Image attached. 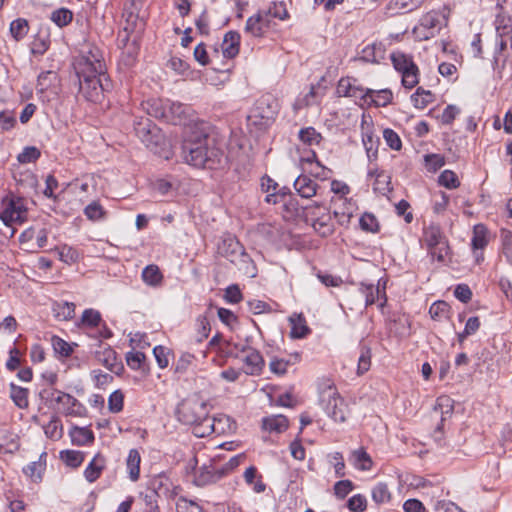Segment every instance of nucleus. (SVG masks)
I'll return each mask as SVG.
<instances>
[{"instance_id":"1","label":"nucleus","mask_w":512,"mask_h":512,"mask_svg":"<svg viewBox=\"0 0 512 512\" xmlns=\"http://www.w3.org/2000/svg\"><path fill=\"white\" fill-rule=\"evenodd\" d=\"M149 116L172 125L189 126V132L181 144L183 160H215L220 150L215 147L214 127L196 118V112L188 105L170 99L153 98L143 103Z\"/></svg>"},{"instance_id":"2","label":"nucleus","mask_w":512,"mask_h":512,"mask_svg":"<svg viewBox=\"0 0 512 512\" xmlns=\"http://www.w3.org/2000/svg\"><path fill=\"white\" fill-rule=\"evenodd\" d=\"M178 417L186 425L193 426V434L203 438L211 433L220 434L215 424L217 420L209 416L208 406L200 400H186L178 407Z\"/></svg>"},{"instance_id":"3","label":"nucleus","mask_w":512,"mask_h":512,"mask_svg":"<svg viewBox=\"0 0 512 512\" xmlns=\"http://www.w3.org/2000/svg\"><path fill=\"white\" fill-rule=\"evenodd\" d=\"M78 79V93L88 102L99 103L104 99L105 92L112 89L107 71L102 73H75Z\"/></svg>"},{"instance_id":"4","label":"nucleus","mask_w":512,"mask_h":512,"mask_svg":"<svg viewBox=\"0 0 512 512\" xmlns=\"http://www.w3.org/2000/svg\"><path fill=\"white\" fill-rule=\"evenodd\" d=\"M320 402L324 406L329 416L335 422H344L346 420V404L339 395L334 383L325 380L319 387Z\"/></svg>"},{"instance_id":"5","label":"nucleus","mask_w":512,"mask_h":512,"mask_svg":"<svg viewBox=\"0 0 512 512\" xmlns=\"http://www.w3.org/2000/svg\"><path fill=\"white\" fill-rule=\"evenodd\" d=\"M133 125L137 138L151 151L156 152L165 146L164 133L151 119L136 117Z\"/></svg>"},{"instance_id":"6","label":"nucleus","mask_w":512,"mask_h":512,"mask_svg":"<svg viewBox=\"0 0 512 512\" xmlns=\"http://www.w3.org/2000/svg\"><path fill=\"white\" fill-rule=\"evenodd\" d=\"M1 204L0 219L6 226L21 225L27 221L28 208L26 199L14 194H8L2 199Z\"/></svg>"},{"instance_id":"7","label":"nucleus","mask_w":512,"mask_h":512,"mask_svg":"<svg viewBox=\"0 0 512 512\" xmlns=\"http://www.w3.org/2000/svg\"><path fill=\"white\" fill-rule=\"evenodd\" d=\"M73 68L75 73H102L107 70L102 51L91 44L74 58Z\"/></svg>"},{"instance_id":"8","label":"nucleus","mask_w":512,"mask_h":512,"mask_svg":"<svg viewBox=\"0 0 512 512\" xmlns=\"http://www.w3.org/2000/svg\"><path fill=\"white\" fill-rule=\"evenodd\" d=\"M278 112V101L272 95L266 94L255 102L248 119L255 125L267 127L274 122Z\"/></svg>"},{"instance_id":"9","label":"nucleus","mask_w":512,"mask_h":512,"mask_svg":"<svg viewBox=\"0 0 512 512\" xmlns=\"http://www.w3.org/2000/svg\"><path fill=\"white\" fill-rule=\"evenodd\" d=\"M218 249L219 253L234 264L239 271L249 273L252 259L236 238L228 237L224 239Z\"/></svg>"},{"instance_id":"10","label":"nucleus","mask_w":512,"mask_h":512,"mask_svg":"<svg viewBox=\"0 0 512 512\" xmlns=\"http://www.w3.org/2000/svg\"><path fill=\"white\" fill-rule=\"evenodd\" d=\"M394 69L402 76V85L407 89L414 88L419 83V68L413 57L403 52H393L390 56Z\"/></svg>"},{"instance_id":"11","label":"nucleus","mask_w":512,"mask_h":512,"mask_svg":"<svg viewBox=\"0 0 512 512\" xmlns=\"http://www.w3.org/2000/svg\"><path fill=\"white\" fill-rule=\"evenodd\" d=\"M40 396L57 411L65 415H78L76 406L78 401L75 397L68 393L56 389H44L40 392Z\"/></svg>"},{"instance_id":"12","label":"nucleus","mask_w":512,"mask_h":512,"mask_svg":"<svg viewBox=\"0 0 512 512\" xmlns=\"http://www.w3.org/2000/svg\"><path fill=\"white\" fill-rule=\"evenodd\" d=\"M307 215L311 216L314 230L322 237L331 235L334 231V225L331 222L330 214L321 204L314 203L306 208Z\"/></svg>"},{"instance_id":"13","label":"nucleus","mask_w":512,"mask_h":512,"mask_svg":"<svg viewBox=\"0 0 512 512\" xmlns=\"http://www.w3.org/2000/svg\"><path fill=\"white\" fill-rule=\"evenodd\" d=\"M336 93L339 97H350L355 100L367 102V95L372 93L370 88H364L357 84L353 77H342L337 84Z\"/></svg>"},{"instance_id":"14","label":"nucleus","mask_w":512,"mask_h":512,"mask_svg":"<svg viewBox=\"0 0 512 512\" xmlns=\"http://www.w3.org/2000/svg\"><path fill=\"white\" fill-rule=\"evenodd\" d=\"M331 208L338 223L347 225L354 214L355 204L351 198H332Z\"/></svg>"},{"instance_id":"15","label":"nucleus","mask_w":512,"mask_h":512,"mask_svg":"<svg viewBox=\"0 0 512 512\" xmlns=\"http://www.w3.org/2000/svg\"><path fill=\"white\" fill-rule=\"evenodd\" d=\"M241 458L242 456L232 457L223 467L219 469L213 466H205L198 480L201 482V484L219 480L226 473L236 468L239 465Z\"/></svg>"},{"instance_id":"16","label":"nucleus","mask_w":512,"mask_h":512,"mask_svg":"<svg viewBox=\"0 0 512 512\" xmlns=\"http://www.w3.org/2000/svg\"><path fill=\"white\" fill-rule=\"evenodd\" d=\"M124 31L126 32V36L121 40L123 47L121 62L126 67H132L137 61L140 45L137 38H133L130 41L129 33L133 31L132 28L126 26Z\"/></svg>"},{"instance_id":"17","label":"nucleus","mask_w":512,"mask_h":512,"mask_svg":"<svg viewBox=\"0 0 512 512\" xmlns=\"http://www.w3.org/2000/svg\"><path fill=\"white\" fill-rule=\"evenodd\" d=\"M270 28V20L266 17L264 12L259 10L256 14L250 16L245 24V33L252 37H263L267 29Z\"/></svg>"},{"instance_id":"18","label":"nucleus","mask_w":512,"mask_h":512,"mask_svg":"<svg viewBox=\"0 0 512 512\" xmlns=\"http://www.w3.org/2000/svg\"><path fill=\"white\" fill-rule=\"evenodd\" d=\"M242 352L244 353L242 361L245 364V373L247 375H259L265 365L262 355L252 347H244Z\"/></svg>"},{"instance_id":"19","label":"nucleus","mask_w":512,"mask_h":512,"mask_svg":"<svg viewBox=\"0 0 512 512\" xmlns=\"http://www.w3.org/2000/svg\"><path fill=\"white\" fill-rule=\"evenodd\" d=\"M95 359L99 364L115 374H120L123 370L121 361L118 360L116 352L111 347H104L96 351Z\"/></svg>"},{"instance_id":"20","label":"nucleus","mask_w":512,"mask_h":512,"mask_svg":"<svg viewBox=\"0 0 512 512\" xmlns=\"http://www.w3.org/2000/svg\"><path fill=\"white\" fill-rule=\"evenodd\" d=\"M369 176L374 177L373 189L375 192L386 195L392 190L391 176L387 171L378 168L371 169Z\"/></svg>"},{"instance_id":"21","label":"nucleus","mask_w":512,"mask_h":512,"mask_svg":"<svg viewBox=\"0 0 512 512\" xmlns=\"http://www.w3.org/2000/svg\"><path fill=\"white\" fill-rule=\"evenodd\" d=\"M241 36L237 31H228L222 43L223 56L232 59L239 54Z\"/></svg>"},{"instance_id":"22","label":"nucleus","mask_w":512,"mask_h":512,"mask_svg":"<svg viewBox=\"0 0 512 512\" xmlns=\"http://www.w3.org/2000/svg\"><path fill=\"white\" fill-rule=\"evenodd\" d=\"M420 28L425 32L424 39L434 37L441 30V22L437 13L429 12L425 14L420 20Z\"/></svg>"},{"instance_id":"23","label":"nucleus","mask_w":512,"mask_h":512,"mask_svg":"<svg viewBox=\"0 0 512 512\" xmlns=\"http://www.w3.org/2000/svg\"><path fill=\"white\" fill-rule=\"evenodd\" d=\"M105 467L106 458L101 453H97L84 471L85 479L90 483L95 482Z\"/></svg>"},{"instance_id":"24","label":"nucleus","mask_w":512,"mask_h":512,"mask_svg":"<svg viewBox=\"0 0 512 512\" xmlns=\"http://www.w3.org/2000/svg\"><path fill=\"white\" fill-rule=\"evenodd\" d=\"M370 91L372 93L367 95V102H365V104H368L369 106L386 107L393 100V93L388 88L380 90L370 89Z\"/></svg>"},{"instance_id":"25","label":"nucleus","mask_w":512,"mask_h":512,"mask_svg":"<svg viewBox=\"0 0 512 512\" xmlns=\"http://www.w3.org/2000/svg\"><path fill=\"white\" fill-rule=\"evenodd\" d=\"M318 185L308 176L300 175L294 181V188L303 198H311L317 192Z\"/></svg>"},{"instance_id":"26","label":"nucleus","mask_w":512,"mask_h":512,"mask_svg":"<svg viewBox=\"0 0 512 512\" xmlns=\"http://www.w3.org/2000/svg\"><path fill=\"white\" fill-rule=\"evenodd\" d=\"M299 355H291L289 359H283L278 357H273L269 363V368L272 373L283 376L287 373L289 366H294L299 362Z\"/></svg>"},{"instance_id":"27","label":"nucleus","mask_w":512,"mask_h":512,"mask_svg":"<svg viewBox=\"0 0 512 512\" xmlns=\"http://www.w3.org/2000/svg\"><path fill=\"white\" fill-rule=\"evenodd\" d=\"M288 425V419L284 415L265 417L262 420V428L269 432H284L288 428Z\"/></svg>"},{"instance_id":"28","label":"nucleus","mask_w":512,"mask_h":512,"mask_svg":"<svg viewBox=\"0 0 512 512\" xmlns=\"http://www.w3.org/2000/svg\"><path fill=\"white\" fill-rule=\"evenodd\" d=\"M423 241L429 249L441 244L442 241H447V239L442 233L439 225L431 224L424 229Z\"/></svg>"},{"instance_id":"29","label":"nucleus","mask_w":512,"mask_h":512,"mask_svg":"<svg viewBox=\"0 0 512 512\" xmlns=\"http://www.w3.org/2000/svg\"><path fill=\"white\" fill-rule=\"evenodd\" d=\"M142 280L149 286L157 287L162 284L163 274L157 265L150 264L143 269Z\"/></svg>"},{"instance_id":"30","label":"nucleus","mask_w":512,"mask_h":512,"mask_svg":"<svg viewBox=\"0 0 512 512\" xmlns=\"http://www.w3.org/2000/svg\"><path fill=\"white\" fill-rule=\"evenodd\" d=\"M29 28L27 19L17 18L10 23L9 33L16 42H19L27 36Z\"/></svg>"},{"instance_id":"31","label":"nucleus","mask_w":512,"mask_h":512,"mask_svg":"<svg viewBox=\"0 0 512 512\" xmlns=\"http://www.w3.org/2000/svg\"><path fill=\"white\" fill-rule=\"evenodd\" d=\"M53 314L60 321L71 320L75 315V304L72 302H56L53 305Z\"/></svg>"},{"instance_id":"32","label":"nucleus","mask_w":512,"mask_h":512,"mask_svg":"<svg viewBox=\"0 0 512 512\" xmlns=\"http://www.w3.org/2000/svg\"><path fill=\"white\" fill-rule=\"evenodd\" d=\"M453 400L446 395L437 398L434 405V413L439 414L441 422L445 421L446 417H450L453 413L454 404Z\"/></svg>"},{"instance_id":"33","label":"nucleus","mask_w":512,"mask_h":512,"mask_svg":"<svg viewBox=\"0 0 512 512\" xmlns=\"http://www.w3.org/2000/svg\"><path fill=\"white\" fill-rule=\"evenodd\" d=\"M72 443L78 446H84L92 443L94 440L93 432L84 427H73L70 431Z\"/></svg>"},{"instance_id":"34","label":"nucleus","mask_w":512,"mask_h":512,"mask_svg":"<svg viewBox=\"0 0 512 512\" xmlns=\"http://www.w3.org/2000/svg\"><path fill=\"white\" fill-rule=\"evenodd\" d=\"M291 331L290 336L292 338H302L307 335L309 328L306 325L305 318L301 315H293L290 317Z\"/></svg>"},{"instance_id":"35","label":"nucleus","mask_w":512,"mask_h":512,"mask_svg":"<svg viewBox=\"0 0 512 512\" xmlns=\"http://www.w3.org/2000/svg\"><path fill=\"white\" fill-rule=\"evenodd\" d=\"M46 456L47 453L43 452L39 456L38 461H34L31 464L27 466V468L24 470V472L33 480V481H39L42 478V473L45 470L46 466Z\"/></svg>"},{"instance_id":"36","label":"nucleus","mask_w":512,"mask_h":512,"mask_svg":"<svg viewBox=\"0 0 512 512\" xmlns=\"http://www.w3.org/2000/svg\"><path fill=\"white\" fill-rule=\"evenodd\" d=\"M57 80V73L51 70L43 71L38 75L36 92L38 95H44V93L50 88V86Z\"/></svg>"},{"instance_id":"37","label":"nucleus","mask_w":512,"mask_h":512,"mask_svg":"<svg viewBox=\"0 0 512 512\" xmlns=\"http://www.w3.org/2000/svg\"><path fill=\"white\" fill-rule=\"evenodd\" d=\"M512 18L510 16H506L503 14H498L495 17V30L496 34L499 38H504V36L512 35Z\"/></svg>"},{"instance_id":"38","label":"nucleus","mask_w":512,"mask_h":512,"mask_svg":"<svg viewBox=\"0 0 512 512\" xmlns=\"http://www.w3.org/2000/svg\"><path fill=\"white\" fill-rule=\"evenodd\" d=\"M411 101L418 109H424L434 101V95L431 91L418 87L416 92L412 94Z\"/></svg>"},{"instance_id":"39","label":"nucleus","mask_w":512,"mask_h":512,"mask_svg":"<svg viewBox=\"0 0 512 512\" xmlns=\"http://www.w3.org/2000/svg\"><path fill=\"white\" fill-rule=\"evenodd\" d=\"M140 461L141 457L136 449H132L129 452L127 458V468L129 470V476L132 481H137L140 475Z\"/></svg>"},{"instance_id":"40","label":"nucleus","mask_w":512,"mask_h":512,"mask_svg":"<svg viewBox=\"0 0 512 512\" xmlns=\"http://www.w3.org/2000/svg\"><path fill=\"white\" fill-rule=\"evenodd\" d=\"M84 215L90 221H100L106 218L107 212L99 201H92L84 208Z\"/></svg>"},{"instance_id":"41","label":"nucleus","mask_w":512,"mask_h":512,"mask_svg":"<svg viewBox=\"0 0 512 512\" xmlns=\"http://www.w3.org/2000/svg\"><path fill=\"white\" fill-rule=\"evenodd\" d=\"M84 453L75 450H64L60 452L61 460L72 468L79 467L84 461Z\"/></svg>"},{"instance_id":"42","label":"nucleus","mask_w":512,"mask_h":512,"mask_svg":"<svg viewBox=\"0 0 512 512\" xmlns=\"http://www.w3.org/2000/svg\"><path fill=\"white\" fill-rule=\"evenodd\" d=\"M264 12L266 17L277 18L279 20H286L289 17V13L286 8V4L281 2H272L270 7L267 10H261Z\"/></svg>"},{"instance_id":"43","label":"nucleus","mask_w":512,"mask_h":512,"mask_svg":"<svg viewBox=\"0 0 512 512\" xmlns=\"http://www.w3.org/2000/svg\"><path fill=\"white\" fill-rule=\"evenodd\" d=\"M11 390V398L13 399L14 403L19 408H26L28 407V390L26 388H22L19 386H16L15 384L10 385Z\"/></svg>"},{"instance_id":"44","label":"nucleus","mask_w":512,"mask_h":512,"mask_svg":"<svg viewBox=\"0 0 512 512\" xmlns=\"http://www.w3.org/2000/svg\"><path fill=\"white\" fill-rule=\"evenodd\" d=\"M438 183L447 189H456L460 186L458 176L451 170H444L438 178Z\"/></svg>"},{"instance_id":"45","label":"nucleus","mask_w":512,"mask_h":512,"mask_svg":"<svg viewBox=\"0 0 512 512\" xmlns=\"http://www.w3.org/2000/svg\"><path fill=\"white\" fill-rule=\"evenodd\" d=\"M300 140L307 145L319 144L322 140L320 133L316 131L314 127L303 128L299 131Z\"/></svg>"},{"instance_id":"46","label":"nucleus","mask_w":512,"mask_h":512,"mask_svg":"<svg viewBox=\"0 0 512 512\" xmlns=\"http://www.w3.org/2000/svg\"><path fill=\"white\" fill-rule=\"evenodd\" d=\"M449 305L445 301L434 302L430 309L429 314L433 320L441 321L448 317Z\"/></svg>"},{"instance_id":"47","label":"nucleus","mask_w":512,"mask_h":512,"mask_svg":"<svg viewBox=\"0 0 512 512\" xmlns=\"http://www.w3.org/2000/svg\"><path fill=\"white\" fill-rule=\"evenodd\" d=\"M46 436L52 440H58L62 437V425L57 417H53L45 426Z\"/></svg>"},{"instance_id":"48","label":"nucleus","mask_w":512,"mask_h":512,"mask_svg":"<svg viewBox=\"0 0 512 512\" xmlns=\"http://www.w3.org/2000/svg\"><path fill=\"white\" fill-rule=\"evenodd\" d=\"M73 18V14L66 8H60L52 12L51 20L59 27L68 25Z\"/></svg>"},{"instance_id":"49","label":"nucleus","mask_w":512,"mask_h":512,"mask_svg":"<svg viewBox=\"0 0 512 512\" xmlns=\"http://www.w3.org/2000/svg\"><path fill=\"white\" fill-rule=\"evenodd\" d=\"M101 322V314L94 309L84 310L81 316V324L86 327H97Z\"/></svg>"},{"instance_id":"50","label":"nucleus","mask_w":512,"mask_h":512,"mask_svg":"<svg viewBox=\"0 0 512 512\" xmlns=\"http://www.w3.org/2000/svg\"><path fill=\"white\" fill-rule=\"evenodd\" d=\"M371 367V350L368 347H362L358 359L357 375L361 376Z\"/></svg>"},{"instance_id":"51","label":"nucleus","mask_w":512,"mask_h":512,"mask_svg":"<svg viewBox=\"0 0 512 512\" xmlns=\"http://www.w3.org/2000/svg\"><path fill=\"white\" fill-rule=\"evenodd\" d=\"M372 498L377 504L387 503L391 500V493L386 484L379 483L372 490Z\"/></svg>"},{"instance_id":"52","label":"nucleus","mask_w":512,"mask_h":512,"mask_svg":"<svg viewBox=\"0 0 512 512\" xmlns=\"http://www.w3.org/2000/svg\"><path fill=\"white\" fill-rule=\"evenodd\" d=\"M353 456L355 458V464L359 469L370 470L372 468L373 462L371 457L363 448L355 450L353 452Z\"/></svg>"},{"instance_id":"53","label":"nucleus","mask_w":512,"mask_h":512,"mask_svg":"<svg viewBox=\"0 0 512 512\" xmlns=\"http://www.w3.org/2000/svg\"><path fill=\"white\" fill-rule=\"evenodd\" d=\"M432 258L437 259L438 262H445L450 254V247L448 241H442L432 248H429Z\"/></svg>"},{"instance_id":"54","label":"nucleus","mask_w":512,"mask_h":512,"mask_svg":"<svg viewBox=\"0 0 512 512\" xmlns=\"http://www.w3.org/2000/svg\"><path fill=\"white\" fill-rule=\"evenodd\" d=\"M486 245V229L483 225H476L473 231L472 246L474 249H483Z\"/></svg>"},{"instance_id":"55","label":"nucleus","mask_w":512,"mask_h":512,"mask_svg":"<svg viewBox=\"0 0 512 512\" xmlns=\"http://www.w3.org/2000/svg\"><path fill=\"white\" fill-rule=\"evenodd\" d=\"M51 343L54 351L61 356L68 357L73 351L71 345L58 336H53Z\"/></svg>"},{"instance_id":"56","label":"nucleus","mask_w":512,"mask_h":512,"mask_svg":"<svg viewBox=\"0 0 512 512\" xmlns=\"http://www.w3.org/2000/svg\"><path fill=\"white\" fill-rule=\"evenodd\" d=\"M383 139L388 147L393 150H400L402 147V141L399 135L390 128H386L383 131Z\"/></svg>"},{"instance_id":"57","label":"nucleus","mask_w":512,"mask_h":512,"mask_svg":"<svg viewBox=\"0 0 512 512\" xmlns=\"http://www.w3.org/2000/svg\"><path fill=\"white\" fill-rule=\"evenodd\" d=\"M501 239L503 254L512 265V232L507 229H502Z\"/></svg>"},{"instance_id":"58","label":"nucleus","mask_w":512,"mask_h":512,"mask_svg":"<svg viewBox=\"0 0 512 512\" xmlns=\"http://www.w3.org/2000/svg\"><path fill=\"white\" fill-rule=\"evenodd\" d=\"M360 227L366 232H377L379 230V224L376 217L373 214L365 213L360 218Z\"/></svg>"},{"instance_id":"59","label":"nucleus","mask_w":512,"mask_h":512,"mask_svg":"<svg viewBox=\"0 0 512 512\" xmlns=\"http://www.w3.org/2000/svg\"><path fill=\"white\" fill-rule=\"evenodd\" d=\"M379 140L374 139L372 135L366 134L363 136V145L365 147L367 157L369 160L377 157Z\"/></svg>"},{"instance_id":"60","label":"nucleus","mask_w":512,"mask_h":512,"mask_svg":"<svg viewBox=\"0 0 512 512\" xmlns=\"http://www.w3.org/2000/svg\"><path fill=\"white\" fill-rule=\"evenodd\" d=\"M124 395L120 390L114 391L108 400L109 410L118 413L123 409Z\"/></svg>"},{"instance_id":"61","label":"nucleus","mask_w":512,"mask_h":512,"mask_svg":"<svg viewBox=\"0 0 512 512\" xmlns=\"http://www.w3.org/2000/svg\"><path fill=\"white\" fill-rule=\"evenodd\" d=\"M146 356L143 352H129L126 355L127 365L133 370L141 369L142 363L145 361Z\"/></svg>"},{"instance_id":"62","label":"nucleus","mask_w":512,"mask_h":512,"mask_svg":"<svg viewBox=\"0 0 512 512\" xmlns=\"http://www.w3.org/2000/svg\"><path fill=\"white\" fill-rule=\"evenodd\" d=\"M177 512H203L202 507L196 502L180 498L176 504Z\"/></svg>"},{"instance_id":"63","label":"nucleus","mask_w":512,"mask_h":512,"mask_svg":"<svg viewBox=\"0 0 512 512\" xmlns=\"http://www.w3.org/2000/svg\"><path fill=\"white\" fill-rule=\"evenodd\" d=\"M17 121L12 111H0V126L3 131L11 130Z\"/></svg>"},{"instance_id":"64","label":"nucleus","mask_w":512,"mask_h":512,"mask_svg":"<svg viewBox=\"0 0 512 512\" xmlns=\"http://www.w3.org/2000/svg\"><path fill=\"white\" fill-rule=\"evenodd\" d=\"M347 506L349 510L353 512H363L366 509L367 502L364 496L358 494L352 496L348 502Z\"/></svg>"}]
</instances>
